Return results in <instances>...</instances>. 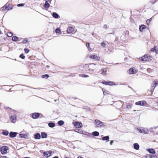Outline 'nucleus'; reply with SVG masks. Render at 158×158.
Masks as SVG:
<instances>
[{
	"mask_svg": "<svg viewBox=\"0 0 158 158\" xmlns=\"http://www.w3.org/2000/svg\"><path fill=\"white\" fill-rule=\"evenodd\" d=\"M156 128H157L156 127L151 128L149 129L147 128L139 127L137 128V130L140 133L148 134L149 132L152 131V129H156Z\"/></svg>",
	"mask_w": 158,
	"mask_h": 158,
	"instance_id": "f257e3e1",
	"label": "nucleus"
},
{
	"mask_svg": "<svg viewBox=\"0 0 158 158\" xmlns=\"http://www.w3.org/2000/svg\"><path fill=\"white\" fill-rule=\"evenodd\" d=\"M94 123L96 127H101L104 126L103 122L98 119L95 120Z\"/></svg>",
	"mask_w": 158,
	"mask_h": 158,
	"instance_id": "f03ea898",
	"label": "nucleus"
},
{
	"mask_svg": "<svg viewBox=\"0 0 158 158\" xmlns=\"http://www.w3.org/2000/svg\"><path fill=\"white\" fill-rule=\"evenodd\" d=\"M140 60L142 61H147L151 60L152 59V57L151 56L148 55H145L141 58H140Z\"/></svg>",
	"mask_w": 158,
	"mask_h": 158,
	"instance_id": "7ed1b4c3",
	"label": "nucleus"
},
{
	"mask_svg": "<svg viewBox=\"0 0 158 158\" xmlns=\"http://www.w3.org/2000/svg\"><path fill=\"white\" fill-rule=\"evenodd\" d=\"M9 150V148L6 146H4L1 148L0 151L2 154H5L7 153V151Z\"/></svg>",
	"mask_w": 158,
	"mask_h": 158,
	"instance_id": "20e7f679",
	"label": "nucleus"
},
{
	"mask_svg": "<svg viewBox=\"0 0 158 158\" xmlns=\"http://www.w3.org/2000/svg\"><path fill=\"white\" fill-rule=\"evenodd\" d=\"M147 104V103L145 101H140L137 102L135 103V104L140 106H145Z\"/></svg>",
	"mask_w": 158,
	"mask_h": 158,
	"instance_id": "39448f33",
	"label": "nucleus"
},
{
	"mask_svg": "<svg viewBox=\"0 0 158 158\" xmlns=\"http://www.w3.org/2000/svg\"><path fill=\"white\" fill-rule=\"evenodd\" d=\"M128 71L129 73L130 74H135L137 72V70L134 68H130Z\"/></svg>",
	"mask_w": 158,
	"mask_h": 158,
	"instance_id": "423d86ee",
	"label": "nucleus"
},
{
	"mask_svg": "<svg viewBox=\"0 0 158 158\" xmlns=\"http://www.w3.org/2000/svg\"><path fill=\"white\" fill-rule=\"evenodd\" d=\"M89 57L91 59H93L98 60H100V57L95 55H90L89 56Z\"/></svg>",
	"mask_w": 158,
	"mask_h": 158,
	"instance_id": "0eeeda50",
	"label": "nucleus"
},
{
	"mask_svg": "<svg viewBox=\"0 0 158 158\" xmlns=\"http://www.w3.org/2000/svg\"><path fill=\"white\" fill-rule=\"evenodd\" d=\"M52 151H49V152H44L43 154L44 156L46 157H48L50 156L51 155Z\"/></svg>",
	"mask_w": 158,
	"mask_h": 158,
	"instance_id": "6e6552de",
	"label": "nucleus"
},
{
	"mask_svg": "<svg viewBox=\"0 0 158 158\" xmlns=\"http://www.w3.org/2000/svg\"><path fill=\"white\" fill-rule=\"evenodd\" d=\"M40 114L38 113H34L32 114V116L33 118L36 119L39 117Z\"/></svg>",
	"mask_w": 158,
	"mask_h": 158,
	"instance_id": "1a4fd4ad",
	"label": "nucleus"
},
{
	"mask_svg": "<svg viewBox=\"0 0 158 158\" xmlns=\"http://www.w3.org/2000/svg\"><path fill=\"white\" fill-rule=\"evenodd\" d=\"M95 65L94 64H90L88 66L89 69L91 70H94L95 68Z\"/></svg>",
	"mask_w": 158,
	"mask_h": 158,
	"instance_id": "9d476101",
	"label": "nucleus"
},
{
	"mask_svg": "<svg viewBox=\"0 0 158 158\" xmlns=\"http://www.w3.org/2000/svg\"><path fill=\"white\" fill-rule=\"evenodd\" d=\"M158 85V81H153L152 84V87L154 89L156 86Z\"/></svg>",
	"mask_w": 158,
	"mask_h": 158,
	"instance_id": "9b49d317",
	"label": "nucleus"
},
{
	"mask_svg": "<svg viewBox=\"0 0 158 158\" xmlns=\"http://www.w3.org/2000/svg\"><path fill=\"white\" fill-rule=\"evenodd\" d=\"M17 133L15 132H10V133L9 136L11 138H14L16 136Z\"/></svg>",
	"mask_w": 158,
	"mask_h": 158,
	"instance_id": "f8f14e48",
	"label": "nucleus"
},
{
	"mask_svg": "<svg viewBox=\"0 0 158 158\" xmlns=\"http://www.w3.org/2000/svg\"><path fill=\"white\" fill-rule=\"evenodd\" d=\"M12 9V8H10V6L9 5L7 6L6 5L3 7V9L4 10H11Z\"/></svg>",
	"mask_w": 158,
	"mask_h": 158,
	"instance_id": "ddd939ff",
	"label": "nucleus"
},
{
	"mask_svg": "<svg viewBox=\"0 0 158 158\" xmlns=\"http://www.w3.org/2000/svg\"><path fill=\"white\" fill-rule=\"evenodd\" d=\"M82 125V124L79 122H75V127L77 128H79L81 127Z\"/></svg>",
	"mask_w": 158,
	"mask_h": 158,
	"instance_id": "4468645a",
	"label": "nucleus"
},
{
	"mask_svg": "<svg viewBox=\"0 0 158 158\" xmlns=\"http://www.w3.org/2000/svg\"><path fill=\"white\" fill-rule=\"evenodd\" d=\"M74 31V29L73 27H69L67 29V32L68 33H70Z\"/></svg>",
	"mask_w": 158,
	"mask_h": 158,
	"instance_id": "2eb2a0df",
	"label": "nucleus"
},
{
	"mask_svg": "<svg viewBox=\"0 0 158 158\" xmlns=\"http://www.w3.org/2000/svg\"><path fill=\"white\" fill-rule=\"evenodd\" d=\"M134 148L136 150L139 149V146L138 143H136L133 144Z\"/></svg>",
	"mask_w": 158,
	"mask_h": 158,
	"instance_id": "dca6fc26",
	"label": "nucleus"
},
{
	"mask_svg": "<svg viewBox=\"0 0 158 158\" xmlns=\"http://www.w3.org/2000/svg\"><path fill=\"white\" fill-rule=\"evenodd\" d=\"M147 150L150 153L154 154L155 153V152H156L155 150L153 148L148 149Z\"/></svg>",
	"mask_w": 158,
	"mask_h": 158,
	"instance_id": "f3484780",
	"label": "nucleus"
},
{
	"mask_svg": "<svg viewBox=\"0 0 158 158\" xmlns=\"http://www.w3.org/2000/svg\"><path fill=\"white\" fill-rule=\"evenodd\" d=\"M34 138L36 139H40L41 138V136L39 133H37L34 135Z\"/></svg>",
	"mask_w": 158,
	"mask_h": 158,
	"instance_id": "a211bd4d",
	"label": "nucleus"
},
{
	"mask_svg": "<svg viewBox=\"0 0 158 158\" xmlns=\"http://www.w3.org/2000/svg\"><path fill=\"white\" fill-rule=\"evenodd\" d=\"M11 120L12 123H14L16 122V117L15 116H13L11 117Z\"/></svg>",
	"mask_w": 158,
	"mask_h": 158,
	"instance_id": "6ab92c4d",
	"label": "nucleus"
},
{
	"mask_svg": "<svg viewBox=\"0 0 158 158\" xmlns=\"http://www.w3.org/2000/svg\"><path fill=\"white\" fill-rule=\"evenodd\" d=\"M19 136L21 138H27L28 137L27 135L25 134H20Z\"/></svg>",
	"mask_w": 158,
	"mask_h": 158,
	"instance_id": "aec40b11",
	"label": "nucleus"
},
{
	"mask_svg": "<svg viewBox=\"0 0 158 158\" xmlns=\"http://www.w3.org/2000/svg\"><path fill=\"white\" fill-rule=\"evenodd\" d=\"M146 28V26L144 25H142L139 28L140 31H142L144 29Z\"/></svg>",
	"mask_w": 158,
	"mask_h": 158,
	"instance_id": "412c9836",
	"label": "nucleus"
},
{
	"mask_svg": "<svg viewBox=\"0 0 158 158\" xmlns=\"http://www.w3.org/2000/svg\"><path fill=\"white\" fill-rule=\"evenodd\" d=\"M102 74L103 75H105L106 72V69H101Z\"/></svg>",
	"mask_w": 158,
	"mask_h": 158,
	"instance_id": "4be33fe9",
	"label": "nucleus"
},
{
	"mask_svg": "<svg viewBox=\"0 0 158 158\" xmlns=\"http://www.w3.org/2000/svg\"><path fill=\"white\" fill-rule=\"evenodd\" d=\"M47 134L44 132L41 133V136L42 138H46L47 137Z\"/></svg>",
	"mask_w": 158,
	"mask_h": 158,
	"instance_id": "5701e85b",
	"label": "nucleus"
},
{
	"mask_svg": "<svg viewBox=\"0 0 158 158\" xmlns=\"http://www.w3.org/2000/svg\"><path fill=\"white\" fill-rule=\"evenodd\" d=\"M48 125L50 127H53L55 126V124L53 123H48Z\"/></svg>",
	"mask_w": 158,
	"mask_h": 158,
	"instance_id": "b1692460",
	"label": "nucleus"
},
{
	"mask_svg": "<svg viewBox=\"0 0 158 158\" xmlns=\"http://www.w3.org/2000/svg\"><path fill=\"white\" fill-rule=\"evenodd\" d=\"M109 137L108 136H107L104 137L102 138V140H106L107 141H109Z\"/></svg>",
	"mask_w": 158,
	"mask_h": 158,
	"instance_id": "393cba45",
	"label": "nucleus"
},
{
	"mask_svg": "<svg viewBox=\"0 0 158 158\" xmlns=\"http://www.w3.org/2000/svg\"><path fill=\"white\" fill-rule=\"evenodd\" d=\"M52 15L53 17L55 18H57L59 17V15L55 12L53 13Z\"/></svg>",
	"mask_w": 158,
	"mask_h": 158,
	"instance_id": "a878e982",
	"label": "nucleus"
},
{
	"mask_svg": "<svg viewBox=\"0 0 158 158\" xmlns=\"http://www.w3.org/2000/svg\"><path fill=\"white\" fill-rule=\"evenodd\" d=\"M92 135L94 136H98L99 135V133L98 131H94L92 133Z\"/></svg>",
	"mask_w": 158,
	"mask_h": 158,
	"instance_id": "bb28decb",
	"label": "nucleus"
},
{
	"mask_svg": "<svg viewBox=\"0 0 158 158\" xmlns=\"http://www.w3.org/2000/svg\"><path fill=\"white\" fill-rule=\"evenodd\" d=\"M18 37L14 36L12 37V40L14 41H16L18 40Z\"/></svg>",
	"mask_w": 158,
	"mask_h": 158,
	"instance_id": "cd10ccee",
	"label": "nucleus"
},
{
	"mask_svg": "<svg viewBox=\"0 0 158 158\" xmlns=\"http://www.w3.org/2000/svg\"><path fill=\"white\" fill-rule=\"evenodd\" d=\"M50 5L48 3L47 1H46L45 3V4L44 5V7L46 8H48L49 7Z\"/></svg>",
	"mask_w": 158,
	"mask_h": 158,
	"instance_id": "c85d7f7f",
	"label": "nucleus"
},
{
	"mask_svg": "<svg viewBox=\"0 0 158 158\" xmlns=\"http://www.w3.org/2000/svg\"><path fill=\"white\" fill-rule=\"evenodd\" d=\"M64 122L62 120L59 121L58 122V124L59 125L61 126L64 124Z\"/></svg>",
	"mask_w": 158,
	"mask_h": 158,
	"instance_id": "c756f323",
	"label": "nucleus"
},
{
	"mask_svg": "<svg viewBox=\"0 0 158 158\" xmlns=\"http://www.w3.org/2000/svg\"><path fill=\"white\" fill-rule=\"evenodd\" d=\"M2 134L5 135H8L9 134L8 132L7 131H4L3 132Z\"/></svg>",
	"mask_w": 158,
	"mask_h": 158,
	"instance_id": "7c9ffc66",
	"label": "nucleus"
},
{
	"mask_svg": "<svg viewBox=\"0 0 158 158\" xmlns=\"http://www.w3.org/2000/svg\"><path fill=\"white\" fill-rule=\"evenodd\" d=\"M114 85V83L112 81H108L107 82V85Z\"/></svg>",
	"mask_w": 158,
	"mask_h": 158,
	"instance_id": "2f4dec72",
	"label": "nucleus"
},
{
	"mask_svg": "<svg viewBox=\"0 0 158 158\" xmlns=\"http://www.w3.org/2000/svg\"><path fill=\"white\" fill-rule=\"evenodd\" d=\"M86 46L87 47L88 50H92V49L89 47V44L87 43L86 44Z\"/></svg>",
	"mask_w": 158,
	"mask_h": 158,
	"instance_id": "473e14b6",
	"label": "nucleus"
},
{
	"mask_svg": "<svg viewBox=\"0 0 158 158\" xmlns=\"http://www.w3.org/2000/svg\"><path fill=\"white\" fill-rule=\"evenodd\" d=\"M7 36L9 37H11L13 35V33L12 32H8L7 34Z\"/></svg>",
	"mask_w": 158,
	"mask_h": 158,
	"instance_id": "72a5a7b5",
	"label": "nucleus"
},
{
	"mask_svg": "<svg viewBox=\"0 0 158 158\" xmlns=\"http://www.w3.org/2000/svg\"><path fill=\"white\" fill-rule=\"evenodd\" d=\"M49 77V76L48 74H45L44 75H43L42 76V77L43 78H48Z\"/></svg>",
	"mask_w": 158,
	"mask_h": 158,
	"instance_id": "f704fd0d",
	"label": "nucleus"
},
{
	"mask_svg": "<svg viewBox=\"0 0 158 158\" xmlns=\"http://www.w3.org/2000/svg\"><path fill=\"white\" fill-rule=\"evenodd\" d=\"M148 156L150 157V158H152L153 157H156V156L155 155H148Z\"/></svg>",
	"mask_w": 158,
	"mask_h": 158,
	"instance_id": "c9c22d12",
	"label": "nucleus"
},
{
	"mask_svg": "<svg viewBox=\"0 0 158 158\" xmlns=\"http://www.w3.org/2000/svg\"><path fill=\"white\" fill-rule=\"evenodd\" d=\"M55 31L56 33H59L60 32V30L59 28H57L56 30Z\"/></svg>",
	"mask_w": 158,
	"mask_h": 158,
	"instance_id": "e433bc0d",
	"label": "nucleus"
},
{
	"mask_svg": "<svg viewBox=\"0 0 158 158\" xmlns=\"http://www.w3.org/2000/svg\"><path fill=\"white\" fill-rule=\"evenodd\" d=\"M151 21V19H148L147 21L146 22L148 24L150 23V22Z\"/></svg>",
	"mask_w": 158,
	"mask_h": 158,
	"instance_id": "4c0bfd02",
	"label": "nucleus"
},
{
	"mask_svg": "<svg viewBox=\"0 0 158 158\" xmlns=\"http://www.w3.org/2000/svg\"><path fill=\"white\" fill-rule=\"evenodd\" d=\"M81 77H89L88 75H86V74H82L81 76Z\"/></svg>",
	"mask_w": 158,
	"mask_h": 158,
	"instance_id": "58836bf2",
	"label": "nucleus"
},
{
	"mask_svg": "<svg viewBox=\"0 0 158 158\" xmlns=\"http://www.w3.org/2000/svg\"><path fill=\"white\" fill-rule=\"evenodd\" d=\"M24 50L26 53H28L29 51V50L27 48H25Z\"/></svg>",
	"mask_w": 158,
	"mask_h": 158,
	"instance_id": "ea45409f",
	"label": "nucleus"
},
{
	"mask_svg": "<svg viewBox=\"0 0 158 158\" xmlns=\"http://www.w3.org/2000/svg\"><path fill=\"white\" fill-rule=\"evenodd\" d=\"M101 45L103 47H104L106 45V43L104 42H103L101 43Z\"/></svg>",
	"mask_w": 158,
	"mask_h": 158,
	"instance_id": "a19ab883",
	"label": "nucleus"
},
{
	"mask_svg": "<svg viewBox=\"0 0 158 158\" xmlns=\"http://www.w3.org/2000/svg\"><path fill=\"white\" fill-rule=\"evenodd\" d=\"M24 4H23V3H21V4H18V5H17V6H18V7H20V6H24Z\"/></svg>",
	"mask_w": 158,
	"mask_h": 158,
	"instance_id": "79ce46f5",
	"label": "nucleus"
},
{
	"mask_svg": "<svg viewBox=\"0 0 158 158\" xmlns=\"http://www.w3.org/2000/svg\"><path fill=\"white\" fill-rule=\"evenodd\" d=\"M20 57L22 59H24L25 58V56L23 54H22L20 56Z\"/></svg>",
	"mask_w": 158,
	"mask_h": 158,
	"instance_id": "37998d69",
	"label": "nucleus"
},
{
	"mask_svg": "<svg viewBox=\"0 0 158 158\" xmlns=\"http://www.w3.org/2000/svg\"><path fill=\"white\" fill-rule=\"evenodd\" d=\"M156 48V47H154L153 48L151 49V51L152 52H154L156 50L155 48Z\"/></svg>",
	"mask_w": 158,
	"mask_h": 158,
	"instance_id": "c03bdc74",
	"label": "nucleus"
},
{
	"mask_svg": "<svg viewBox=\"0 0 158 158\" xmlns=\"http://www.w3.org/2000/svg\"><path fill=\"white\" fill-rule=\"evenodd\" d=\"M107 82L105 81H102V83L104 84L107 85Z\"/></svg>",
	"mask_w": 158,
	"mask_h": 158,
	"instance_id": "a18cd8bd",
	"label": "nucleus"
},
{
	"mask_svg": "<svg viewBox=\"0 0 158 158\" xmlns=\"http://www.w3.org/2000/svg\"><path fill=\"white\" fill-rule=\"evenodd\" d=\"M75 131L77 132H78L79 133H81L82 131H80V130L79 129H76Z\"/></svg>",
	"mask_w": 158,
	"mask_h": 158,
	"instance_id": "49530a36",
	"label": "nucleus"
},
{
	"mask_svg": "<svg viewBox=\"0 0 158 158\" xmlns=\"http://www.w3.org/2000/svg\"><path fill=\"white\" fill-rule=\"evenodd\" d=\"M127 108L129 109H130L131 108V106L130 105H128L127 106Z\"/></svg>",
	"mask_w": 158,
	"mask_h": 158,
	"instance_id": "de8ad7c7",
	"label": "nucleus"
},
{
	"mask_svg": "<svg viewBox=\"0 0 158 158\" xmlns=\"http://www.w3.org/2000/svg\"><path fill=\"white\" fill-rule=\"evenodd\" d=\"M103 27L105 29H106L107 28V25L106 24L105 25H104V26H103Z\"/></svg>",
	"mask_w": 158,
	"mask_h": 158,
	"instance_id": "09e8293b",
	"label": "nucleus"
},
{
	"mask_svg": "<svg viewBox=\"0 0 158 158\" xmlns=\"http://www.w3.org/2000/svg\"><path fill=\"white\" fill-rule=\"evenodd\" d=\"M113 142H114V141H113V140H111V141H110V144L111 145H112L113 143Z\"/></svg>",
	"mask_w": 158,
	"mask_h": 158,
	"instance_id": "8fccbe9b",
	"label": "nucleus"
},
{
	"mask_svg": "<svg viewBox=\"0 0 158 158\" xmlns=\"http://www.w3.org/2000/svg\"><path fill=\"white\" fill-rule=\"evenodd\" d=\"M1 158H8L6 156H1Z\"/></svg>",
	"mask_w": 158,
	"mask_h": 158,
	"instance_id": "3c124183",
	"label": "nucleus"
},
{
	"mask_svg": "<svg viewBox=\"0 0 158 158\" xmlns=\"http://www.w3.org/2000/svg\"><path fill=\"white\" fill-rule=\"evenodd\" d=\"M147 70L148 71H150L151 70V69H147Z\"/></svg>",
	"mask_w": 158,
	"mask_h": 158,
	"instance_id": "603ef678",
	"label": "nucleus"
},
{
	"mask_svg": "<svg viewBox=\"0 0 158 158\" xmlns=\"http://www.w3.org/2000/svg\"><path fill=\"white\" fill-rule=\"evenodd\" d=\"M53 158H59L57 156H55V157H54Z\"/></svg>",
	"mask_w": 158,
	"mask_h": 158,
	"instance_id": "864d4df0",
	"label": "nucleus"
},
{
	"mask_svg": "<svg viewBox=\"0 0 158 158\" xmlns=\"http://www.w3.org/2000/svg\"><path fill=\"white\" fill-rule=\"evenodd\" d=\"M152 2H153V3H154L155 2H153V1H152Z\"/></svg>",
	"mask_w": 158,
	"mask_h": 158,
	"instance_id": "5fc2aeb1",
	"label": "nucleus"
},
{
	"mask_svg": "<svg viewBox=\"0 0 158 158\" xmlns=\"http://www.w3.org/2000/svg\"><path fill=\"white\" fill-rule=\"evenodd\" d=\"M65 158H69L68 157H65Z\"/></svg>",
	"mask_w": 158,
	"mask_h": 158,
	"instance_id": "6e6d98bb",
	"label": "nucleus"
},
{
	"mask_svg": "<svg viewBox=\"0 0 158 158\" xmlns=\"http://www.w3.org/2000/svg\"><path fill=\"white\" fill-rule=\"evenodd\" d=\"M47 66V67H48V68H49V66Z\"/></svg>",
	"mask_w": 158,
	"mask_h": 158,
	"instance_id": "4d7b16f0",
	"label": "nucleus"
},
{
	"mask_svg": "<svg viewBox=\"0 0 158 158\" xmlns=\"http://www.w3.org/2000/svg\"><path fill=\"white\" fill-rule=\"evenodd\" d=\"M1 31H0V34H1Z\"/></svg>",
	"mask_w": 158,
	"mask_h": 158,
	"instance_id": "13d9d810",
	"label": "nucleus"
},
{
	"mask_svg": "<svg viewBox=\"0 0 158 158\" xmlns=\"http://www.w3.org/2000/svg\"><path fill=\"white\" fill-rule=\"evenodd\" d=\"M27 42V40H26V42H25V43H26V42Z\"/></svg>",
	"mask_w": 158,
	"mask_h": 158,
	"instance_id": "bf43d9fd",
	"label": "nucleus"
},
{
	"mask_svg": "<svg viewBox=\"0 0 158 158\" xmlns=\"http://www.w3.org/2000/svg\"><path fill=\"white\" fill-rule=\"evenodd\" d=\"M134 111H135V110H134Z\"/></svg>",
	"mask_w": 158,
	"mask_h": 158,
	"instance_id": "052dcab7",
	"label": "nucleus"
},
{
	"mask_svg": "<svg viewBox=\"0 0 158 158\" xmlns=\"http://www.w3.org/2000/svg\"><path fill=\"white\" fill-rule=\"evenodd\" d=\"M55 102H56V100H55Z\"/></svg>",
	"mask_w": 158,
	"mask_h": 158,
	"instance_id": "680f3d73",
	"label": "nucleus"
}]
</instances>
